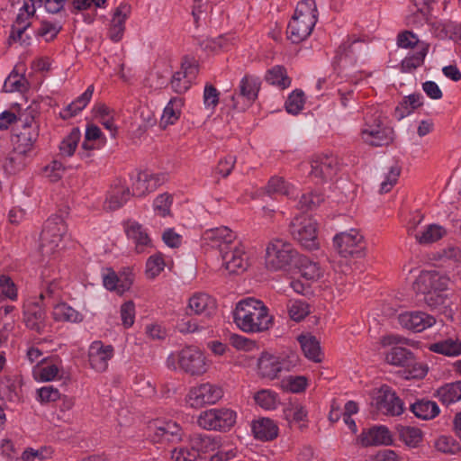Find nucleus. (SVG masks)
<instances>
[{
  "instance_id": "obj_1",
  "label": "nucleus",
  "mask_w": 461,
  "mask_h": 461,
  "mask_svg": "<svg viewBox=\"0 0 461 461\" xmlns=\"http://www.w3.org/2000/svg\"><path fill=\"white\" fill-rule=\"evenodd\" d=\"M233 321L246 333H260L268 330L274 322L267 306L253 297L240 300L233 311Z\"/></svg>"
},
{
  "instance_id": "obj_2",
  "label": "nucleus",
  "mask_w": 461,
  "mask_h": 461,
  "mask_svg": "<svg viewBox=\"0 0 461 461\" xmlns=\"http://www.w3.org/2000/svg\"><path fill=\"white\" fill-rule=\"evenodd\" d=\"M381 344L384 347H393L385 355V361L396 366H412L413 369L410 371L408 377L422 378L427 375L428 369L422 365L415 362L413 354L402 347V345H411V341L395 334H388L381 339Z\"/></svg>"
},
{
  "instance_id": "obj_3",
  "label": "nucleus",
  "mask_w": 461,
  "mask_h": 461,
  "mask_svg": "<svg viewBox=\"0 0 461 461\" xmlns=\"http://www.w3.org/2000/svg\"><path fill=\"white\" fill-rule=\"evenodd\" d=\"M361 137L364 142L375 147L386 146L393 141V131L384 124V119L376 107H368L365 111Z\"/></svg>"
},
{
  "instance_id": "obj_4",
  "label": "nucleus",
  "mask_w": 461,
  "mask_h": 461,
  "mask_svg": "<svg viewBox=\"0 0 461 461\" xmlns=\"http://www.w3.org/2000/svg\"><path fill=\"white\" fill-rule=\"evenodd\" d=\"M260 87V77L246 74L240 79L234 93L225 98L226 104L235 111L243 112L258 99Z\"/></svg>"
},
{
  "instance_id": "obj_5",
  "label": "nucleus",
  "mask_w": 461,
  "mask_h": 461,
  "mask_svg": "<svg viewBox=\"0 0 461 461\" xmlns=\"http://www.w3.org/2000/svg\"><path fill=\"white\" fill-rule=\"evenodd\" d=\"M297 256L293 245L282 239H274L267 246L265 264L268 270H284Z\"/></svg>"
},
{
  "instance_id": "obj_6",
  "label": "nucleus",
  "mask_w": 461,
  "mask_h": 461,
  "mask_svg": "<svg viewBox=\"0 0 461 461\" xmlns=\"http://www.w3.org/2000/svg\"><path fill=\"white\" fill-rule=\"evenodd\" d=\"M317 221L309 216H297L290 224V233L302 247L308 250L319 249Z\"/></svg>"
},
{
  "instance_id": "obj_7",
  "label": "nucleus",
  "mask_w": 461,
  "mask_h": 461,
  "mask_svg": "<svg viewBox=\"0 0 461 461\" xmlns=\"http://www.w3.org/2000/svg\"><path fill=\"white\" fill-rule=\"evenodd\" d=\"M67 232V225L60 216L50 217L41 234V251L43 256L53 255L59 248L63 236Z\"/></svg>"
},
{
  "instance_id": "obj_8",
  "label": "nucleus",
  "mask_w": 461,
  "mask_h": 461,
  "mask_svg": "<svg viewBox=\"0 0 461 461\" xmlns=\"http://www.w3.org/2000/svg\"><path fill=\"white\" fill-rule=\"evenodd\" d=\"M298 365V357L292 354L286 357L262 353L258 360V374L260 377L274 380L282 372H288Z\"/></svg>"
},
{
  "instance_id": "obj_9",
  "label": "nucleus",
  "mask_w": 461,
  "mask_h": 461,
  "mask_svg": "<svg viewBox=\"0 0 461 461\" xmlns=\"http://www.w3.org/2000/svg\"><path fill=\"white\" fill-rule=\"evenodd\" d=\"M236 422V413L227 408H212L202 411L197 417V424L206 430L225 431Z\"/></svg>"
},
{
  "instance_id": "obj_10",
  "label": "nucleus",
  "mask_w": 461,
  "mask_h": 461,
  "mask_svg": "<svg viewBox=\"0 0 461 461\" xmlns=\"http://www.w3.org/2000/svg\"><path fill=\"white\" fill-rule=\"evenodd\" d=\"M179 368L191 376H201L209 369V361L204 353L196 347L189 346L177 354Z\"/></svg>"
},
{
  "instance_id": "obj_11",
  "label": "nucleus",
  "mask_w": 461,
  "mask_h": 461,
  "mask_svg": "<svg viewBox=\"0 0 461 461\" xmlns=\"http://www.w3.org/2000/svg\"><path fill=\"white\" fill-rule=\"evenodd\" d=\"M222 396L223 390L221 386L206 382L191 387L185 402L191 408L200 409L205 405L215 404Z\"/></svg>"
},
{
  "instance_id": "obj_12",
  "label": "nucleus",
  "mask_w": 461,
  "mask_h": 461,
  "mask_svg": "<svg viewBox=\"0 0 461 461\" xmlns=\"http://www.w3.org/2000/svg\"><path fill=\"white\" fill-rule=\"evenodd\" d=\"M199 74V62L194 57H184L180 69L170 79V87L176 94L187 92Z\"/></svg>"
},
{
  "instance_id": "obj_13",
  "label": "nucleus",
  "mask_w": 461,
  "mask_h": 461,
  "mask_svg": "<svg viewBox=\"0 0 461 461\" xmlns=\"http://www.w3.org/2000/svg\"><path fill=\"white\" fill-rule=\"evenodd\" d=\"M333 242L338 252L344 258H362L365 255L364 237L356 229L337 234Z\"/></svg>"
},
{
  "instance_id": "obj_14",
  "label": "nucleus",
  "mask_w": 461,
  "mask_h": 461,
  "mask_svg": "<svg viewBox=\"0 0 461 461\" xmlns=\"http://www.w3.org/2000/svg\"><path fill=\"white\" fill-rule=\"evenodd\" d=\"M317 23V8L314 0L298 3L287 29H314Z\"/></svg>"
},
{
  "instance_id": "obj_15",
  "label": "nucleus",
  "mask_w": 461,
  "mask_h": 461,
  "mask_svg": "<svg viewBox=\"0 0 461 461\" xmlns=\"http://www.w3.org/2000/svg\"><path fill=\"white\" fill-rule=\"evenodd\" d=\"M222 266L230 274L243 273L248 266L245 247L240 240L234 241V245L221 253Z\"/></svg>"
},
{
  "instance_id": "obj_16",
  "label": "nucleus",
  "mask_w": 461,
  "mask_h": 461,
  "mask_svg": "<svg viewBox=\"0 0 461 461\" xmlns=\"http://www.w3.org/2000/svg\"><path fill=\"white\" fill-rule=\"evenodd\" d=\"M114 355L112 345H104L101 340L93 341L88 348V363L92 369L103 373L108 368V363Z\"/></svg>"
},
{
  "instance_id": "obj_17",
  "label": "nucleus",
  "mask_w": 461,
  "mask_h": 461,
  "mask_svg": "<svg viewBox=\"0 0 461 461\" xmlns=\"http://www.w3.org/2000/svg\"><path fill=\"white\" fill-rule=\"evenodd\" d=\"M338 158L334 155H316L311 162V176L319 182L331 179L338 170Z\"/></svg>"
},
{
  "instance_id": "obj_18",
  "label": "nucleus",
  "mask_w": 461,
  "mask_h": 461,
  "mask_svg": "<svg viewBox=\"0 0 461 461\" xmlns=\"http://www.w3.org/2000/svg\"><path fill=\"white\" fill-rule=\"evenodd\" d=\"M449 284V278L437 271H422L414 283L417 293L445 291Z\"/></svg>"
},
{
  "instance_id": "obj_19",
  "label": "nucleus",
  "mask_w": 461,
  "mask_h": 461,
  "mask_svg": "<svg viewBox=\"0 0 461 461\" xmlns=\"http://www.w3.org/2000/svg\"><path fill=\"white\" fill-rule=\"evenodd\" d=\"M203 239L212 248H216L220 254L234 245L239 240L235 232L225 226L210 229L204 231Z\"/></svg>"
},
{
  "instance_id": "obj_20",
  "label": "nucleus",
  "mask_w": 461,
  "mask_h": 461,
  "mask_svg": "<svg viewBox=\"0 0 461 461\" xmlns=\"http://www.w3.org/2000/svg\"><path fill=\"white\" fill-rule=\"evenodd\" d=\"M377 408L385 415L398 416L403 411V402L389 387H382L377 397Z\"/></svg>"
},
{
  "instance_id": "obj_21",
  "label": "nucleus",
  "mask_w": 461,
  "mask_h": 461,
  "mask_svg": "<svg viewBox=\"0 0 461 461\" xmlns=\"http://www.w3.org/2000/svg\"><path fill=\"white\" fill-rule=\"evenodd\" d=\"M400 324L408 330L420 332L435 324L433 316L423 312H406L398 317Z\"/></svg>"
},
{
  "instance_id": "obj_22",
  "label": "nucleus",
  "mask_w": 461,
  "mask_h": 461,
  "mask_svg": "<svg viewBox=\"0 0 461 461\" xmlns=\"http://www.w3.org/2000/svg\"><path fill=\"white\" fill-rule=\"evenodd\" d=\"M131 196L129 187L121 180H116L107 191L104 203L106 211H116L122 207Z\"/></svg>"
},
{
  "instance_id": "obj_23",
  "label": "nucleus",
  "mask_w": 461,
  "mask_h": 461,
  "mask_svg": "<svg viewBox=\"0 0 461 461\" xmlns=\"http://www.w3.org/2000/svg\"><path fill=\"white\" fill-rule=\"evenodd\" d=\"M23 316L27 328L40 334L44 331L46 313L39 303L33 302L24 304Z\"/></svg>"
},
{
  "instance_id": "obj_24",
  "label": "nucleus",
  "mask_w": 461,
  "mask_h": 461,
  "mask_svg": "<svg viewBox=\"0 0 461 461\" xmlns=\"http://www.w3.org/2000/svg\"><path fill=\"white\" fill-rule=\"evenodd\" d=\"M216 301L206 293H195L188 300L187 310L192 314L212 316L216 311Z\"/></svg>"
},
{
  "instance_id": "obj_25",
  "label": "nucleus",
  "mask_w": 461,
  "mask_h": 461,
  "mask_svg": "<svg viewBox=\"0 0 461 461\" xmlns=\"http://www.w3.org/2000/svg\"><path fill=\"white\" fill-rule=\"evenodd\" d=\"M392 441L391 433L384 426L364 429L357 438V442L363 447L390 445Z\"/></svg>"
},
{
  "instance_id": "obj_26",
  "label": "nucleus",
  "mask_w": 461,
  "mask_h": 461,
  "mask_svg": "<svg viewBox=\"0 0 461 461\" xmlns=\"http://www.w3.org/2000/svg\"><path fill=\"white\" fill-rule=\"evenodd\" d=\"M163 178L160 175L147 170L139 172L133 179L132 194L143 196L154 191L161 184Z\"/></svg>"
},
{
  "instance_id": "obj_27",
  "label": "nucleus",
  "mask_w": 461,
  "mask_h": 461,
  "mask_svg": "<svg viewBox=\"0 0 461 461\" xmlns=\"http://www.w3.org/2000/svg\"><path fill=\"white\" fill-rule=\"evenodd\" d=\"M125 232L128 239L135 244L137 253H143L151 248V240L149 234L137 221H128L125 225Z\"/></svg>"
},
{
  "instance_id": "obj_28",
  "label": "nucleus",
  "mask_w": 461,
  "mask_h": 461,
  "mask_svg": "<svg viewBox=\"0 0 461 461\" xmlns=\"http://www.w3.org/2000/svg\"><path fill=\"white\" fill-rule=\"evenodd\" d=\"M61 369L60 361L44 358L33 367L32 375L36 381L50 382L59 376Z\"/></svg>"
},
{
  "instance_id": "obj_29",
  "label": "nucleus",
  "mask_w": 461,
  "mask_h": 461,
  "mask_svg": "<svg viewBox=\"0 0 461 461\" xmlns=\"http://www.w3.org/2000/svg\"><path fill=\"white\" fill-rule=\"evenodd\" d=\"M189 443L195 454L214 452L222 447L220 437L202 433L193 434L190 437Z\"/></svg>"
},
{
  "instance_id": "obj_30",
  "label": "nucleus",
  "mask_w": 461,
  "mask_h": 461,
  "mask_svg": "<svg viewBox=\"0 0 461 461\" xmlns=\"http://www.w3.org/2000/svg\"><path fill=\"white\" fill-rule=\"evenodd\" d=\"M252 431L256 438L263 441L272 440L278 435L277 426L272 420L267 418L254 421Z\"/></svg>"
},
{
  "instance_id": "obj_31",
  "label": "nucleus",
  "mask_w": 461,
  "mask_h": 461,
  "mask_svg": "<svg viewBox=\"0 0 461 461\" xmlns=\"http://www.w3.org/2000/svg\"><path fill=\"white\" fill-rule=\"evenodd\" d=\"M234 40L232 33L227 32L212 37L208 36L199 41L203 50L207 53H216L221 50L227 48Z\"/></svg>"
},
{
  "instance_id": "obj_32",
  "label": "nucleus",
  "mask_w": 461,
  "mask_h": 461,
  "mask_svg": "<svg viewBox=\"0 0 461 461\" xmlns=\"http://www.w3.org/2000/svg\"><path fill=\"white\" fill-rule=\"evenodd\" d=\"M265 80L269 85L276 86L282 90L288 88L292 83L286 68L281 65H276L269 68L266 72Z\"/></svg>"
},
{
  "instance_id": "obj_33",
  "label": "nucleus",
  "mask_w": 461,
  "mask_h": 461,
  "mask_svg": "<svg viewBox=\"0 0 461 461\" xmlns=\"http://www.w3.org/2000/svg\"><path fill=\"white\" fill-rule=\"evenodd\" d=\"M18 122L20 123L17 127V134L29 139L35 142L39 137V124L35 121L34 116L30 113L22 114Z\"/></svg>"
},
{
  "instance_id": "obj_34",
  "label": "nucleus",
  "mask_w": 461,
  "mask_h": 461,
  "mask_svg": "<svg viewBox=\"0 0 461 461\" xmlns=\"http://www.w3.org/2000/svg\"><path fill=\"white\" fill-rule=\"evenodd\" d=\"M155 438L159 441H178L181 439V428L172 420L160 422L156 426Z\"/></svg>"
},
{
  "instance_id": "obj_35",
  "label": "nucleus",
  "mask_w": 461,
  "mask_h": 461,
  "mask_svg": "<svg viewBox=\"0 0 461 461\" xmlns=\"http://www.w3.org/2000/svg\"><path fill=\"white\" fill-rule=\"evenodd\" d=\"M52 316L57 321H68L72 323H79L84 319L81 312L66 303L56 304L53 308Z\"/></svg>"
},
{
  "instance_id": "obj_36",
  "label": "nucleus",
  "mask_w": 461,
  "mask_h": 461,
  "mask_svg": "<svg viewBox=\"0 0 461 461\" xmlns=\"http://www.w3.org/2000/svg\"><path fill=\"white\" fill-rule=\"evenodd\" d=\"M446 228L439 224H429L423 230L415 235V239L420 245L434 243L447 235Z\"/></svg>"
},
{
  "instance_id": "obj_37",
  "label": "nucleus",
  "mask_w": 461,
  "mask_h": 461,
  "mask_svg": "<svg viewBox=\"0 0 461 461\" xmlns=\"http://www.w3.org/2000/svg\"><path fill=\"white\" fill-rule=\"evenodd\" d=\"M432 352L447 357H457L461 355V340L458 339H446L429 345Z\"/></svg>"
},
{
  "instance_id": "obj_38",
  "label": "nucleus",
  "mask_w": 461,
  "mask_h": 461,
  "mask_svg": "<svg viewBox=\"0 0 461 461\" xmlns=\"http://www.w3.org/2000/svg\"><path fill=\"white\" fill-rule=\"evenodd\" d=\"M416 5H422L415 13L408 16L406 19L407 26L422 27L425 24H430L429 14L430 12V4L432 0H416Z\"/></svg>"
},
{
  "instance_id": "obj_39",
  "label": "nucleus",
  "mask_w": 461,
  "mask_h": 461,
  "mask_svg": "<svg viewBox=\"0 0 461 461\" xmlns=\"http://www.w3.org/2000/svg\"><path fill=\"white\" fill-rule=\"evenodd\" d=\"M298 339L301 344L302 350L308 359L316 363L321 361L320 343L315 337L311 335H302Z\"/></svg>"
},
{
  "instance_id": "obj_40",
  "label": "nucleus",
  "mask_w": 461,
  "mask_h": 461,
  "mask_svg": "<svg viewBox=\"0 0 461 461\" xmlns=\"http://www.w3.org/2000/svg\"><path fill=\"white\" fill-rule=\"evenodd\" d=\"M184 99L181 97H173L164 108L161 117V123L165 126L174 124L180 117Z\"/></svg>"
},
{
  "instance_id": "obj_41",
  "label": "nucleus",
  "mask_w": 461,
  "mask_h": 461,
  "mask_svg": "<svg viewBox=\"0 0 461 461\" xmlns=\"http://www.w3.org/2000/svg\"><path fill=\"white\" fill-rule=\"evenodd\" d=\"M411 411L417 418L422 420L433 419L439 413V408L435 402L425 400L411 404Z\"/></svg>"
},
{
  "instance_id": "obj_42",
  "label": "nucleus",
  "mask_w": 461,
  "mask_h": 461,
  "mask_svg": "<svg viewBox=\"0 0 461 461\" xmlns=\"http://www.w3.org/2000/svg\"><path fill=\"white\" fill-rule=\"evenodd\" d=\"M439 401L446 405H449L461 400V381L447 384L441 386L437 391Z\"/></svg>"
},
{
  "instance_id": "obj_43",
  "label": "nucleus",
  "mask_w": 461,
  "mask_h": 461,
  "mask_svg": "<svg viewBox=\"0 0 461 461\" xmlns=\"http://www.w3.org/2000/svg\"><path fill=\"white\" fill-rule=\"evenodd\" d=\"M28 162V154L14 149L4 162V168L8 174H15L23 169Z\"/></svg>"
},
{
  "instance_id": "obj_44",
  "label": "nucleus",
  "mask_w": 461,
  "mask_h": 461,
  "mask_svg": "<svg viewBox=\"0 0 461 461\" xmlns=\"http://www.w3.org/2000/svg\"><path fill=\"white\" fill-rule=\"evenodd\" d=\"M429 50L428 44H420L413 55L406 57L401 63L402 72H411L424 63L425 57Z\"/></svg>"
},
{
  "instance_id": "obj_45",
  "label": "nucleus",
  "mask_w": 461,
  "mask_h": 461,
  "mask_svg": "<svg viewBox=\"0 0 461 461\" xmlns=\"http://www.w3.org/2000/svg\"><path fill=\"white\" fill-rule=\"evenodd\" d=\"M308 385V380L303 375H289L280 382V388L288 393H300L304 392Z\"/></svg>"
},
{
  "instance_id": "obj_46",
  "label": "nucleus",
  "mask_w": 461,
  "mask_h": 461,
  "mask_svg": "<svg viewBox=\"0 0 461 461\" xmlns=\"http://www.w3.org/2000/svg\"><path fill=\"white\" fill-rule=\"evenodd\" d=\"M254 400L258 405L266 410H274L279 403L278 394L269 389H262L256 393Z\"/></svg>"
},
{
  "instance_id": "obj_47",
  "label": "nucleus",
  "mask_w": 461,
  "mask_h": 461,
  "mask_svg": "<svg viewBox=\"0 0 461 461\" xmlns=\"http://www.w3.org/2000/svg\"><path fill=\"white\" fill-rule=\"evenodd\" d=\"M298 268L300 275L306 280L315 281L321 276V270L319 264L307 258L300 259Z\"/></svg>"
},
{
  "instance_id": "obj_48",
  "label": "nucleus",
  "mask_w": 461,
  "mask_h": 461,
  "mask_svg": "<svg viewBox=\"0 0 461 461\" xmlns=\"http://www.w3.org/2000/svg\"><path fill=\"white\" fill-rule=\"evenodd\" d=\"M400 438L409 447H417L422 441L421 429L415 427H402L399 430Z\"/></svg>"
},
{
  "instance_id": "obj_49",
  "label": "nucleus",
  "mask_w": 461,
  "mask_h": 461,
  "mask_svg": "<svg viewBox=\"0 0 461 461\" xmlns=\"http://www.w3.org/2000/svg\"><path fill=\"white\" fill-rule=\"evenodd\" d=\"M79 140V130L73 129L71 132L66 138H64L59 144L60 155L65 157H71L76 151Z\"/></svg>"
},
{
  "instance_id": "obj_50",
  "label": "nucleus",
  "mask_w": 461,
  "mask_h": 461,
  "mask_svg": "<svg viewBox=\"0 0 461 461\" xmlns=\"http://www.w3.org/2000/svg\"><path fill=\"white\" fill-rule=\"evenodd\" d=\"M27 79L14 70L5 79L3 88L7 93L23 92L27 89Z\"/></svg>"
},
{
  "instance_id": "obj_51",
  "label": "nucleus",
  "mask_w": 461,
  "mask_h": 461,
  "mask_svg": "<svg viewBox=\"0 0 461 461\" xmlns=\"http://www.w3.org/2000/svg\"><path fill=\"white\" fill-rule=\"evenodd\" d=\"M422 96L420 94L410 95L405 97L402 102L399 104L396 107L397 113H399L400 116L402 118L406 115H409L413 112L416 108L422 105Z\"/></svg>"
},
{
  "instance_id": "obj_52",
  "label": "nucleus",
  "mask_w": 461,
  "mask_h": 461,
  "mask_svg": "<svg viewBox=\"0 0 461 461\" xmlns=\"http://www.w3.org/2000/svg\"><path fill=\"white\" fill-rule=\"evenodd\" d=\"M287 310L290 318L294 321H301L310 313L308 303L301 300L289 301Z\"/></svg>"
},
{
  "instance_id": "obj_53",
  "label": "nucleus",
  "mask_w": 461,
  "mask_h": 461,
  "mask_svg": "<svg viewBox=\"0 0 461 461\" xmlns=\"http://www.w3.org/2000/svg\"><path fill=\"white\" fill-rule=\"evenodd\" d=\"M267 190L269 194H283L286 196H290L294 194V187L280 176H274L270 178Z\"/></svg>"
},
{
  "instance_id": "obj_54",
  "label": "nucleus",
  "mask_w": 461,
  "mask_h": 461,
  "mask_svg": "<svg viewBox=\"0 0 461 461\" xmlns=\"http://www.w3.org/2000/svg\"><path fill=\"white\" fill-rule=\"evenodd\" d=\"M305 100L302 90H294L285 101V110L288 113L298 114L303 108Z\"/></svg>"
},
{
  "instance_id": "obj_55",
  "label": "nucleus",
  "mask_w": 461,
  "mask_h": 461,
  "mask_svg": "<svg viewBox=\"0 0 461 461\" xmlns=\"http://www.w3.org/2000/svg\"><path fill=\"white\" fill-rule=\"evenodd\" d=\"M435 259L444 263H459L461 262V249L455 245H447L446 248L437 252Z\"/></svg>"
},
{
  "instance_id": "obj_56",
  "label": "nucleus",
  "mask_w": 461,
  "mask_h": 461,
  "mask_svg": "<svg viewBox=\"0 0 461 461\" xmlns=\"http://www.w3.org/2000/svg\"><path fill=\"white\" fill-rule=\"evenodd\" d=\"M435 448L445 454H454L459 449V445L452 437L442 435L434 441Z\"/></svg>"
},
{
  "instance_id": "obj_57",
  "label": "nucleus",
  "mask_w": 461,
  "mask_h": 461,
  "mask_svg": "<svg viewBox=\"0 0 461 461\" xmlns=\"http://www.w3.org/2000/svg\"><path fill=\"white\" fill-rule=\"evenodd\" d=\"M420 44H426L423 41H420L417 35H415L412 31H402L397 36V45L399 48L402 49H413L417 47L420 50Z\"/></svg>"
},
{
  "instance_id": "obj_58",
  "label": "nucleus",
  "mask_w": 461,
  "mask_h": 461,
  "mask_svg": "<svg viewBox=\"0 0 461 461\" xmlns=\"http://www.w3.org/2000/svg\"><path fill=\"white\" fill-rule=\"evenodd\" d=\"M66 169L67 167L60 161L55 159L45 166L43 170L45 176L50 182H58L64 176Z\"/></svg>"
},
{
  "instance_id": "obj_59",
  "label": "nucleus",
  "mask_w": 461,
  "mask_h": 461,
  "mask_svg": "<svg viewBox=\"0 0 461 461\" xmlns=\"http://www.w3.org/2000/svg\"><path fill=\"white\" fill-rule=\"evenodd\" d=\"M401 166L395 162L391 166L389 172L387 173L385 179L381 183L380 192L388 193L393 186L397 183L398 177L401 174Z\"/></svg>"
},
{
  "instance_id": "obj_60",
  "label": "nucleus",
  "mask_w": 461,
  "mask_h": 461,
  "mask_svg": "<svg viewBox=\"0 0 461 461\" xmlns=\"http://www.w3.org/2000/svg\"><path fill=\"white\" fill-rule=\"evenodd\" d=\"M122 323L124 328H131L135 321V304L132 301H128L121 306L120 310Z\"/></svg>"
},
{
  "instance_id": "obj_61",
  "label": "nucleus",
  "mask_w": 461,
  "mask_h": 461,
  "mask_svg": "<svg viewBox=\"0 0 461 461\" xmlns=\"http://www.w3.org/2000/svg\"><path fill=\"white\" fill-rule=\"evenodd\" d=\"M165 262L161 255H153L146 263V273L149 277L154 278L164 269Z\"/></svg>"
},
{
  "instance_id": "obj_62",
  "label": "nucleus",
  "mask_w": 461,
  "mask_h": 461,
  "mask_svg": "<svg viewBox=\"0 0 461 461\" xmlns=\"http://www.w3.org/2000/svg\"><path fill=\"white\" fill-rule=\"evenodd\" d=\"M60 396L59 391L52 385L43 386L37 390V399L41 403L56 402Z\"/></svg>"
},
{
  "instance_id": "obj_63",
  "label": "nucleus",
  "mask_w": 461,
  "mask_h": 461,
  "mask_svg": "<svg viewBox=\"0 0 461 461\" xmlns=\"http://www.w3.org/2000/svg\"><path fill=\"white\" fill-rule=\"evenodd\" d=\"M323 201V197L320 194L309 193L301 196L299 207L301 210L308 211L315 209Z\"/></svg>"
},
{
  "instance_id": "obj_64",
  "label": "nucleus",
  "mask_w": 461,
  "mask_h": 461,
  "mask_svg": "<svg viewBox=\"0 0 461 461\" xmlns=\"http://www.w3.org/2000/svg\"><path fill=\"white\" fill-rule=\"evenodd\" d=\"M220 93L212 84H206L203 89V104L206 108L213 110L219 103Z\"/></svg>"
}]
</instances>
